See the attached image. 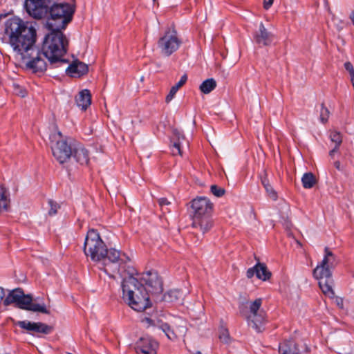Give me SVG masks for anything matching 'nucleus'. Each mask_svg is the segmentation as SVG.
Segmentation results:
<instances>
[{"mask_svg": "<svg viewBox=\"0 0 354 354\" xmlns=\"http://www.w3.org/2000/svg\"><path fill=\"white\" fill-rule=\"evenodd\" d=\"M334 165L338 170H340V162L339 161L335 162Z\"/></svg>", "mask_w": 354, "mask_h": 354, "instance_id": "obj_42", "label": "nucleus"}, {"mask_svg": "<svg viewBox=\"0 0 354 354\" xmlns=\"http://www.w3.org/2000/svg\"><path fill=\"white\" fill-rule=\"evenodd\" d=\"M158 203L161 207L162 210L169 212L170 209L168 206L171 205V203L166 198H160L158 199Z\"/></svg>", "mask_w": 354, "mask_h": 354, "instance_id": "obj_34", "label": "nucleus"}, {"mask_svg": "<svg viewBox=\"0 0 354 354\" xmlns=\"http://www.w3.org/2000/svg\"><path fill=\"white\" fill-rule=\"evenodd\" d=\"M191 208L193 213L192 225L203 233L209 231L212 227L210 216L213 210V203L206 197H197L192 201Z\"/></svg>", "mask_w": 354, "mask_h": 354, "instance_id": "obj_6", "label": "nucleus"}, {"mask_svg": "<svg viewBox=\"0 0 354 354\" xmlns=\"http://www.w3.org/2000/svg\"><path fill=\"white\" fill-rule=\"evenodd\" d=\"M195 354H202V353H201V352H199V351H198V352H197V353H195Z\"/></svg>", "mask_w": 354, "mask_h": 354, "instance_id": "obj_46", "label": "nucleus"}, {"mask_svg": "<svg viewBox=\"0 0 354 354\" xmlns=\"http://www.w3.org/2000/svg\"><path fill=\"white\" fill-rule=\"evenodd\" d=\"M161 294L158 295H153L154 297H156V299H158V297L160 296Z\"/></svg>", "mask_w": 354, "mask_h": 354, "instance_id": "obj_45", "label": "nucleus"}, {"mask_svg": "<svg viewBox=\"0 0 354 354\" xmlns=\"http://www.w3.org/2000/svg\"><path fill=\"white\" fill-rule=\"evenodd\" d=\"M219 339L224 344H229L231 342V338L228 330L224 327H221L219 330Z\"/></svg>", "mask_w": 354, "mask_h": 354, "instance_id": "obj_31", "label": "nucleus"}, {"mask_svg": "<svg viewBox=\"0 0 354 354\" xmlns=\"http://www.w3.org/2000/svg\"><path fill=\"white\" fill-rule=\"evenodd\" d=\"M273 37L274 35L265 28L263 23H261L258 31L255 32L254 39L257 44L267 46L270 45Z\"/></svg>", "mask_w": 354, "mask_h": 354, "instance_id": "obj_15", "label": "nucleus"}, {"mask_svg": "<svg viewBox=\"0 0 354 354\" xmlns=\"http://www.w3.org/2000/svg\"><path fill=\"white\" fill-rule=\"evenodd\" d=\"M330 140L335 144V146L339 147L342 142V138L340 133L337 131H332L330 134Z\"/></svg>", "mask_w": 354, "mask_h": 354, "instance_id": "obj_32", "label": "nucleus"}, {"mask_svg": "<svg viewBox=\"0 0 354 354\" xmlns=\"http://www.w3.org/2000/svg\"><path fill=\"white\" fill-rule=\"evenodd\" d=\"M5 296L4 289L0 287V301L3 299Z\"/></svg>", "mask_w": 354, "mask_h": 354, "instance_id": "obj_39", "label": "nucleus"}, {"mask_svg": "<svg viewBox=\"0 0 354 354\" xmlns=\"http://www.w3.org/2000/svg\"><path fill=\"white\" fill-rule=\"evenodd\" d=\"M75 5L60 0H46V58L50 64L66 63L63 58L68 40L63 31L72 21Z\"/></svg>", "mask_w": 354, "mask_h": 354, "instance_id": "obj_1", "label": "nucleus"}, {"mask_svg": "<svg viewBox=\"0 0 354 354\" xmlns=\"http://www.w3.org/2000/svg\"><path fill=\"white\" fill-rule=\"evenodd\" d=\"M137 354H156L158 344L149 336L139 337L130 344Z\"/></svg>", "mask_w": 354, "mask_h": 354, "instance_id": "obj_13", "label": "nucleus"}, {"mask_svg": "<svg viewBox=\"0 0 354 354\" xmlns=\"http://www.w3.org/2000/svg\"><path fill=\"white\" fill-rule=\"evenodd\" d=\"M153 1H156V0H153Z\"/></svg>", "mask_w": 354, "mask_h": 354, "instance_id": "obj_48", "label": "nucleus"}, {"mask_svg": "<svg viewBox=\"0 0 354 354\" xmlns=\"http://www.w3.org/2000/svg\"><path fill=\"white\" fill-rule=\"evenodd\" d=\"M16 324L28 331L44 333V326L41 323L30 322L29 321H19Z\"/></svg>", "mask_w": 354, "mask_h": 354, "instance_id": "obj_22", "label": "nucleus"}, {"mask_svg": "<svg viewBox=\"0 0 354 354\" xmlns=\"http://www.w3.org/2000/svg\"><path fill=\"white\" fill-rule=\"evenodd\" d=\"M91 102V93L88 89L80 92L76 97L77 105L82 110H86Z\"/></svg>", "mask_w": 354, "mask_h": 354, "instance_id": "obj_20", "label": "nucleus"}, {"mask_svg": "<svg viewBox=\"0 0 354 354\" xmlns=\"http://www.w3.org/2000/svg\"><path fill=\"white\" fill-rule=\"evenodd\" d=\"M50 147L54 158L60 163L67 162L72 158L75 144L67 137L64 136L57 129L50 135Z\"/></svg>", "mask_w": 354, "mask_h": 354, "instance_id": "obj_7", "label": "nucleus"}, {"mask_svg": "<svg viewBox=\"0 0 354 354\" xmlns=\"http://www.w3.org/2000/svg\"><path fill=\"white\" fill-rule=\"evenodd\" d=\"M350 18L353 22V24H354V12H353L351 14V16H350Z\"/></svg>", "mask_w": 354, "mask_h": 354, "instance_id": "obj_43", "label": "nucleus"}, {"mask_svg": "<svg viewBox=\"0 0 354 354\" xmlns=\"http://www.w3.org/2000/svg\"><path fill=\"white\" fill-rule=\"evenodd\" d=\"M338 148H339V147L335 146V147H334L331 151H330V152H329V155H330V156H333L334 155V153H335V152H337V151Z\"/></svg>", "mask_w": 354, "mask_h": 354, "instance_id": "obj_41", "label": "nucleus"}, {"mask_svg": "<svg viewBox=\"0 0 354 354\" xmlns=\"http://www.w3.org/2000/svg\"><path fill=\"white\" fill-rule=\"evenodd\" d=\"M261 183L263 185L268 196L272 200L276 201L277 199V194L273 189L272 185L270 184L269 180L268 179L266 176L261 178Z\"/></svg>", "mask_w": 354, "mask_h": 354, "instance_id": "obj_27", "label": "nucleus"}, {"mask_svg": "<svg viewBox=\"0 0 354 354\" xmlns=\"http://www.w3.org/2000/svg\"><path fill=\"white\" fill-rule=\"evenodd\" d=\"M256 276L262 281H266L271 277V272L264 263H258L255 265Z\"/></svg>", "mask_w": 354, "mask_h": 354, "instance_id": "obj_23", "label": "nucleus"}, {"mask_svg": "<svg viewBox=\"0 0 354 354\" xmlns=\"http://www.w3.org/2000/svg\"><path fill=\"white\" fill-rule=\"evenodd\" d=\"M157 326L165 333L168 339L173 341L179 336L184 335L187 331L185 322L182 319L175 320L172 328L162 321H158Z\"/></svg>", "mask_w": 354, "mask_h": 354, "instance_id": "obj_12", "label": "nucleus"}, {"mask_svg": "<svg viewBox=\"0 0 354 354\" xmlns=\"http://www.w3.org/2000/svg\"><path fill=\"white\" fill-rule=\"evenodd\" d=\"M345 69L349 73L351 78L354 77V68L352 64L347 62L344 64Z\"/></svg>", "mask_w": 354, "mask_h": 354, "instance_id": "obj_36", "label": "nucleus"}, {"mask_svg": "<svg viewBox=\"0 0 354 354\" xmlns=\"http://www.w3.org/2000/svg\"><path fill=\"white\" fill-rule=\"evenodd\" d=\"M44 57V51L41 49L39 51H37V56L32 57V59L26 63L28 68L32 69L34 73L41 71L44 66V61L43 57Z\"/></svg>", "mask_w": 354, "mask_h": 354, "instance_id": "obj_18", "label": "nucleus"}, {"mask_svg": "<svg viewBox=\"0 0 354 354\" xmlns=\"http://www.w3.org/2000/svg\"><path fill=\"white\" fill-rule=\"evenodd\" d=\"M280 354H299V348L293 340L284 341L279 345Z\"/></svg>", "mask_w": 354, "mask_h": 354, "instance_id": "obj_21", "label": "nucleus"}, {"mask_svg": "<svg viewBox=\"0 0 354 354\" xmlns=\"http://www.w3.org/2000/svg\"><path fill=\"white\" fill-rule=\"evenodd\" d=\"M122 288L123 299L134 310L143 311L151 306L149 293L133 273L124 276Z\"/></svg>", "mask_w": 354, "mask_h": 354, "instance_id": "obj_4", "label": "nucleus"}, {"mask_svg": "<svg viewBox=\"0 0 354 354\" xmlns=\"http://www.w3.org/2000/svg\"><path fill=\"white\" fill-rule=\"evenodd\" d=\"M174 137L172 138V147H171V152L174 156L176 155H182V140H185L184 136L180 133V132L174 129L173 131Z\"/></svg>", "mask_w": 354, "mask_h": 354, "instance_id": "obj_19", "label": "nucleus"}, {"mask_svg": "<svg viewBox=\"0 0 354 354\" xmlns=\"http://www.w3.org/2000/svg\"><path fill=\"white\" fill-rule=\"evenodd\" d=\"M138 278V281L143 286L145 285L147 292L151 295H158L162 292V282L158 273L155 271H149L142 274H134Z\"/></svg>", "mask_w": 354, "mask_h": 354, "instance_id": "obj_11", "label": "nucleus"}, {"mask_svg": "<svg viewBox=\"0 0 354 354\" xmlns=\"http://www.w3.org/2000/svg\"><path fill=\"white\" fill-rule=\"evenodd\" d=\"M10 203L9 194L3 186H0V212L6 209Z\"/></svg>", "mask_w": 354, "mask_h": 354, "instance_id": "obj_28", "label": "nucleus"}, {"mask_svg": "<svg viewBox=\"0 0 354 354\" xmlns=\"http://www.w3.org/2000/svg\"><path fill=\"white\" fill-rule=\"evenodd\" d=\"M256 269H255V266L253 267V268H249L248 270H247V272H246V275H247V277L250 279L252 278L254 274L256 275Z\"/></svg>", "mask_w": 354, "mask_h": 354, "instance_id": "obj_37", "label": "nucleus"}, {"mask_svg": "<svg viewBox=\"0 0 354 354\" xmlns=\"http://www.w3.org/2000/svg\"><path fill=\"white\" fill-rule=\"evenodd\" d=\"M144 321H146V322H147V323H149V324H150V323H151V320L150 319H149V318H145V319L143 320V322H144Z\"/></svg>", "mask_w": 354, "mask_h": 354, "instance_id": "obj_44", "label": "nucleus"}, {"mask_svg": "<svg viewBox=\"0 0 354 354\" xmlns=\"http://www.w3.org/2000/svg\"><path fill=\"white\" fill-rule=\"evenodd\" d=\"M211 192L216 197H221L225 194V189L222 187L213 185L210 187Z\"/></svg>", "mask_w": 354, "mask_h": 354, "instance_id": "obj_35", "label": "nucleus"}, {"mask_svg": "<svg viewBox=\"0 0 354 354\" xmlns=\"http://www.w3.org/2000/svg\"><path fill=\"white\" fill-rule=\"evenodd\" d=\"M72 156L80 165H87L89 160L88 151L80 144H75Z\"/></svg>", "mask_w": 354, "mask_h": 354, "instance_id": "obj_17", "label": "nucleus"}, {"mask_svg": "<svg viewBox=\"0 0 354 354\" xmlns=\"http://www.w3.org/2000/svg\"><path fill=\"white\" fill-rule=\"evenodd\" d=\"M330 112L329 110L324 106V104H322V108L320 111V115L319 119L320 121L322 123L327 122L328 118H329Z\"/></svg>", "mask_w": 354, "mask_h": 354, "instance_id": "obj_33", "label": "nucleus"}, {"mask_svg": "<svg viewBox=\"0 0 354 354\" xmlns=\"http://www.w3.org/2000/svg\"><path fill=\"white\" fill-rule=\"evenodd\" d=\"M59 209V204L57 202L50 199L48 201L47 206H46V212H47L46 215L52 217L57 214Z\"/></svg>", "mask_w": 354, "mask_h": 354, "instance_id": "obj_29", "label": "nucleus"}, {"mask_svg": "<svg viewBox=\"0 0 354 354\" xmlns=\"http://www.w3.org/2000/svg\"><path fill=\"white\" fill-rule=\"evenodd\" d=\"M187 80V75H183L180 81L171 88L169 94L166 97V102H169L174 98L178 90L185 84Z\"/></svg>", "mask_w": 354, "mask_h": 354, "instance_id": "obj_24", "label": "nucleus"}, {"mask_svg": "<svg viewBox=\"0 0 354 354\" xmlns=\"http://www.w3.org/2000/svg\"><path fill=\"white\" fill-rule=\"evenodd\" d=\"M46 314L48 313V310L46 309L45 310Z\"/></svg>", "mask_w": 354, "mask_h": 354, "instance_id": "obj_47", "label": "nucleus"}, {"mask_svg": "<svg viewBox=\"0 0 354 354\" xmlns=\"http://www.w3.org/2000/svg\"><path fill=\"white\" fill-rule=\"evenodd\" d=\"M248 304L249 311L245 315L248 324L257 332H261L264 328L263 326L266 322L265 313L261 309L262 299L258 298Z\"/></svg>", "mask_w": 354, "mask_h": 354, "instance_id": "obj_9", "label": "nucleus"}, {"mask_svg": "<svg viewBox=\"0 0 354 354\" xmlns=\"http://www.w3.org/2000/svg\"><path fill=\"white\" fill-rule=\"evenodd\" d=\"M84 252L93 261L104 266V271L107 273L118 270L115 264L122 260L120 251L113 248L107 250L100 234L94 229H91L87 232Z\"/></svg>", "mask_w": 354, "mask_h": 354, "instance_id": "obj_2", "label": "nucleus"}, {"mask_svg": "<svg viewBox=\"0 0 354 354\" xmlns=\"http://www.w3.org/2000/svg\"><path fill=\"white\" fill-rule=\"evenodd\" d=\"M16 305L22 309L32 310L35 312L44 313V306L32 302V297L29 295H24L20 288L12 290L3 301L5 306L11 304Z\"/></svg>", "mask_w": 354, "mask_h": 354, "instance_id": "obj_8", "label": "nucleus"}, {"mask_svg": "<svg viewBox=\"0 0 354 354\" xmlns=\"http://www.w3.org/2000/svg\"><path fill=\"white\" fill-rule=\"evenodd\" d=\"M88 66L87 64L79 61H73L67 68L66 73L71 77H79L87 73Z\"/></svg>", "mask_w": 354, "mask_h": 354, "instance_id": "obj_16", "label": "nucleus"}, {"mask_svg": "<svg viewBox=\"0 0 354 354\" xmlns=\"http://www.w3.org/2000/svg\"><path fill=\"white\" fill-rule=\"evenodd\" d=\"M301 182L304 188L310 189L316 184L317 180L315 175L308 172L303 175Z\"/></svg>", "mask_w": 354, "mask_h": 354, "instance_id": "obj_26", "label": "nucleus"}, {"mask_svg": "<svg viewBox=\"0 0 354 354\" xmlns=\"http://www.w3.org/2000/svg\"><path fill=\"white\" fill-rule=\"evenodd\" d=\"M24 7L27 12L35 19H42L44 15V0H26Z\"/></svg>", "mask_w": 354, "mask_h": 354, "instance_id": "obj_14", "label": "nucleus"}, {"mask_svg": "<svg viewBox=\"0 0 354 354\" xmlns=\"http://www.w3.org/2000/svg\"><path fill=\"white\" fill-rule=\"evenodd\" d=\"M182 296V294L178 290H172L167 292L163 296V299L167 302H174Z\"/></svg>", "mask_w": 354, "mask_h": 354, "instance_id": "obj_30", "label": "nucleus"}, {"mask_svg": "<svg viewBox=\"0 0 354 354\" xmlns=\"http://www.w3.org/2000/svg\"><path fill=\"white\" fill-rule=\"evenodd\" d=\"M337 263L338 260L336 256L328 248L326 247L323 259L313 270L314 277L319 279V286L322 291L330 298L333 297L335 295L333 290L332 270Z\"/></svg>", "mask_w": 354, "mask_h": 354, "instance_id": "obj_5", "label": "nucleus"}, {"mask_svg": "<svg viewBox=\"0 0 354 354\" xmlns=\"http://www.w3.org/2000/svg\"><path fill=\"white\" fill-rule=\"evenodd\" d=\"M180 44L181 41L176 30L174 28H169L159 39L158 47L163 55L170 56L178 49Z\"/></svg>", "mask_w": 354, "mask_h": 354, "instance_id": "obj_10", "label": "nucleus"}, {"mask_svg": "<svg viewBox=\"0 0 354 354\" xmlns=\"http://www.w3.org/2000/svg\"><path fill=\"white\" fill-rule=\"evenodd\" d=\"M53 326H46V328H45L46 334L50 333L51 331H53Z\"/></svg>", "mask_w": 354, "mask_h": 354, "instance_id": "obj_40", "label": "nucleus"}, {"mask_svg": "<svg viewBox=\"0 0 354 354\" xmlns=\"http://www.w3.org/2000/svg\"><path fill=\"white\" fill-rule=\"evenodd\" d=\"M216 86V82L213 78L207 79L200 85V91L204 94H208Z\"/></svg>", "mask_w": 354, "mask_h": 354, "instance_id": "obj_25", "label": "nucleus"}, {"mask_svg": "<svg viewBox=\"0 0 354 354\" xmlns=\"http://www.w3.org/2000/svg\"><path fill=\"white\" fill-rule=\"evenodd\" d=\"M5 33L9 38V43L15 52L23 60L30 58L34 50L36 31L28 27L18 18H11L5 24Z\"/></svg>", "mask_w": 354, "mask_h": 354, "instance_id": "obj_3", "label": "nucleus"}, {"mask_svg": "<svg viewBox=\"0 0 354 354\" xmlns=\"http://www.w3.org/2000/svg\"><path fill=\"white\" fill-rule=\"evenodd\" d=\"M274 0H263V8L268 10L273 4Z\"/></svg>", "mask_w": 354, "mask_h": 354, "instance_id": "obj_38", "label": "nucleus"}]
</instances>
